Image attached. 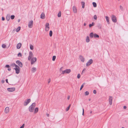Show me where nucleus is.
Here are the masks:
<instances>
[{"mask_svg": "<svg viewBox=\"0 0 128 128\" xmlns=\"http://www.w3.org/2000/svg\"><path fill=\"white\" fill-rule=\"evenodd\" d=\"M31 99L29 98L25 100L24 102V106H27L28 104L31 102Z\"/></svg>", "mask_w": 128, "mask_h": 128, "instance_id": "f257e3e1", "label": "nucleus"}, {"mask_svg": "<svg viewBox=\"0 0 128 128\" xmlns=\"http://www.w3.org/2000/svg\"><path fill=\"white\" fill-rule=\"evenodd\" d=\"M62 74H64L65 73L68 74L71 72V71L70 69H67L64 70H62Z\"/></svg>", "mask_w": 128, "mask_h": 128, "instance_id": "f03ea898", "label": "nucleus"}, {"mask_svg": "<svg viewBox=\"0 0 128 128\" xmlns=\"http://www.w3.org/2000/svg\"><path fill=\"white\" fill-rule=\"evenodd\" d=\"M93 62V60L92 59H90L89 60L86 64V66H88L90 64H92Z\"/></svg>", "mask_w": 128, "mask_h": 128, "instance_id": "7ed1b4c3", "label": "nucleus"}, {"mask_svg": "<svg viewBox=\"0 0 128 128\" xmlns=\"http://www.w3.org/2000/svg\"><path fill=\"white\" fill-rule=\"evenodd\" d=\"M112 21L114 23L116 22L117 21L116 18V16L114 15H113L112 16Z\"/></svg>", "mask_w": 128, "mask_h": 128, "instance_id": "20e7f679", "label": "nucleus"}, {"mask_svg": "<svg viewBox=\"0 0 128 128\" xmlns=\"http://www.w3.org/2000/svg\"><path fill=\"white\" fill-rule=\"evenodd\" d=\"M31 60V64H33L34 63L36 62V57L32 58L30 60Z\"/></svg>", "mask_w": 128, "mask_h": 128, "instance_id": "39448f33", "label": "nucleus"}, {"mask_svg": "<svg viewBox=\"0 0 128 128\" xmlns=\"http://www.w3.org/2000/svg\"><path fill=\"white\" fill-rule=\"evenodd\" d=\"M16 63L20 67H22L23 66L22 63L20 60H17L16 62Z\"/></svg>", "mask_w": 128, "mask_h": 128, "instance_id": "423d86ee", "label": "nucleus"}, {"mask_svg": "<svg viewBox=\"0 0 128 128\" xmlns=\"http://www.w3.org/2000/svg\"><path fill=\"white\" fill-rule=\"evenodd\" d=\"M33 24V22L32 20L30 21L28 24V27L29 28H31L32 27Z\"/></svg>", "mask_w": 128, "mask_h": 128, "instance_id": "0eeeda50", "label": "nucleus"}, {"mask_svg": "<svg viewBox=\"0 0 128 128\" xmlns=\"http://www.w3.org/2000/svg\"><path fill=\"white\" fill-rule=\"evenodd\" d=\"M7 90L8 91L12 92L15 90V88H7Z\"/></svg>", "mask_w": 128, "mask_h": 128, "instance_id": "6e6552de", "label": "nucleus"}, {"mask_svg": "<svg viewBox=\"0 0 128 128\" xmlns=\"http://www.w3.org/2000/svg\"><path fill=\"white\" fill-rule=\"evenodd\" d=\"M13 69L15 70L17 74H18L19 73L20 70V68H14Z\"/></svg>", "mask_w": 128, "mask_h": 128, "instance_id": "1a4fd4ad", "label": "nucleus"}, {"mask_svg": "<svg viewBox=\"0 0 128 128\" xmlns=\"http://www.w3.org/2000/svg\"><path fill=\"white\" fill-rule=\"evenodd\" d=\"M33 56V55L32 52H29V55L28 58V60H30L32 58Z\"/></svg>", "mask_w": 128, "mask_h": 128, "instance_id": "9d476101", "label": "nucleus"}, {"mask_svg": "<svg viewBox=\"0 0 128 128\" xmlns=\"http://www.w3.org/2000/svg\"><path fill=\"white\" fill-rule=\"evenodd\" d=\"M112 96H109V102L110 105H111L112 104Z\"/></svg>", "mask_w": 128, "mask_h": 128, "instance_id": "9b49d317", "label": "nucleus"}, {"mask_svg": "<svg viewBox=\"0 0 128 128\" xmlns=\"http://www.w3.org/2000/svg\"><path fill=\"white\" fill-rule=\"evenodd\" d=\"M34 108L30 106L28 108V110L30 112H34Z\"/></svg>", "mask_w": 128, "mask_h": 128, "instance_id": "f8f14e48", "label": "nucleus"}, {"mask_svg": "<svg viewBox=\"0 0 128 128\" xmlns=\"http://www.w3.org/2000/svg\"><path fill=\"white\" fill-rule=\"evenodd\" d=\"M49 24L48 23H46V31H48L49 28Z\"/></svg>", "mask_w": 128, "mask_h": 128, "instance_id": "ddd939ff", "label": "nucleus"}, {"mask_svg": "<svg viewBox=\"0 0 128 128\" xmlns=\"http://www.w3.org/2000/svg\"><path fill=\"white\" fill-rule=\"evenodd\" d=\"M22 46L21 43H19L16 46V48L18 49H19L20 48L21 46Z\"/></svg>", "mask_w": 128, "mask_h": 128, "instance_id": "4468645a", "label": "nucleus"}, {"mask_svg": "<svg viewBox=\"0 0 128 128\" xmlns=\"http://www.w3.org/2000/svg\"><path fill=\"white\" fill-rule=\"evenodd\" d=\"M9 111V107H6L5 109V112L6 113H8Z\"/></svg>", "mask_w": 128, "mask_h": 128, "instance_id": "2eb2a0df", "label": "nucleus"}, {"mask_svg": "<svg viewBox=\"0 0 128 128\" xmlns=\"http://www.w3.org/2000/svg\"><path fill=\"white\" fill-rule=\"evenodd\" d=\"M80 58L82 62H84V58L83 57V56H80Z\"/></svg>", "mask_w": 128, "mask_h": 128, "instance_id": "dca6fc26", "label": "nucleus"}, {"mask_svg": "<svg viewBox=\"0 0 128 128\" xmlns=\"http://www.w3.org/2000/svg\"><path fill=\"white\" fill-rule=\"evenodd\" d=\"M10 16L9 14H7L6 18V20L7 21H9L10 19Z\"/></svg>", "mask_w": 128, "mask_h": 128, "instance_id": "f3484780", "label": "nucleus"}, {"mask_svg": "<svg viewBox=\"0 0 128 128\" xmlns=\"http://www.w3.org/2000/svg\"><path fill=\"white\" fill-rule=\"evenodd\" d=\"M102 25L100 23H98L97 24V27L98 28L101 29L102 28Z\"/></svg>", "mask_w": 128, "mask_h": 128, "instance_id": "a211bd4d", "label": "nucleus"}, {"mask_svg": "<svg viewBox=\"0 0 128 128\" xmlns=\"http://www.w3.org/2000/svg\"><path fill=\"white\" fill-rule=\"evenodd\" d=\"M45 14L43 12H42L40 18L42 19H44L45 17Z\"/></svg>", "mask_w": 128, "mask_h": 128, "instance_id": "6ab92c4d", "label": "nucleus"}, {"mask_svg": "<svg viewBox=\"0 0 128 128\" xmlns=\"http://www.w3.org/2000/svg\"><path fill=\"white\" fill-rule=\"evenodd\" d=\"M106 19V21L107 22V23L108 24H110L109 20V18L107 16H105Z\"/></svg>", "mask_w": 128, "mask_h": 128, "instance_id": "aec40b11", "label": "nucleus"}, {"mask_svg": "<svg viewBox=\"0 0 128 128\" xmlns=\"http://www.w3.org/2000/svg\"><path fill=\"white\" fill-rule=\"evenodd\" d=\"M72 9L74 12V13H76L77 12V9L75 6H74L73 7Z\"/></svg>", "mask_w": 128, "mask_h": 128, "instance_id": "412c9836", "label": "nucleus"}, {"mask_svg": "<svg viewBox=\"0 0 128 128\" xmlns=\"http://www.w3.org/2000/svg\"><path fill=\"white\" fill-rule=\"evenodd\" d=\"M36 105V104L35 102H34L30 106L31 107H32L33 108H35Z\"/></svg>", "mask_w": 128, "mask_h": 128, "instance_id": "4be33fe9", "label": "nucleus"}, {"mask_svg": "<svg viewBox=\"0 0 128 128\" xmlns=\"http://www.w3.org/2000/svg\"><path fill=\"white\" fill-rule=\"evenodd\" d=\"M94 34L92 32H91L90 34V36L91 38H92L94 36Z\"/></svg>", "mask_w": 128, "mask_h": 128, "instance_id": "5701e85b", "label": "nucleus"}, {"mask_svg": "<svg viewBox=\"0 0 128 128\" xmlns=\"http://www.w3.org/2000/svg\"><path fill=\"white\" fill-rule=\"evenodd\" d=\"M36 68H32V71L33 72H36Z\"/></svg>", "mask_w": 128, "mask_h": 128, "instance_id": "b1692460", "label": "nucleus"}, {"mask_svg": "<svg viewBox=\"0 0 128 128\" xmlns=\"http://www.w3.org/2000/svg\"><path fill=\"white\" fill-rule=\"evenodd\" d=\"M38 108H36L35 109L34 113L35 114L37 113L38 111Z\"/></svg>", "mask_w": 128, "mask_h": 128, "instance_id": "393cba45", "label": "nucleus"}, {"mask_svg": "<svg viewBox=\"0 0 128 128\" xmlns=\"http://www.w3.org/2000/svg\"><path fill=\"white\" fill-rule=\"evenodd\" d=\"M94 38H99V36L98 34L95 33L94 34Z\"/></svg>", "mask_w": 128, "mask_h": 128, "instance_id": "a878e982", "label": "nucleus"}, {"mask_svg": "<svg viewBox=\"0 0 128 128\" xmlns=\"http://www.w3.org/2000/svg\"><path fill=\"white\" fill-rule=\"evenodd\" d=\"M95 23L94 22H93L92 23V24H89V27L90 28L92 26H94V25Z\"/></svg>", "mask_w": 128, "mask_h": 128, "instance_id": "bb28decb", "label": "nucleus"}, {"mask_svg": "<svg viewBox=\"0 0 128 128\" xmlns=\"http://www.w3.org/2000/svg\"><path fill=\"white\" fill-rule=\"evenodd\" d=\"M92 4L94 7L95 8L97 6V4L96 2H93Z\"/></svg>", "mask_w": 128, "mask_h": 128, "instance_id": "cd10ccee", "label": "nucleus"}, {"mask_svg": "<svg viewBox=\"0 0 128 128\" xmlns=\"http://www.w3.org/2000/svg\"><path fill=\"white\" fill-rule=\"evenodd\" d=\"M90 41V39L88 36L86 38V41L87 42H89Z\"/></svg>", "mask_w": 128, "mask_h": 128, "instance_id": "c85d7f7f", "label": "nucleus"}, {"mask_svg": "<svg viewBox=\"0 0 128 128\" xmlns=\"http://www.w3.org/2000/svg\"><path fill=\"white\" fill-rule=\"evenodd\" d=\"M71 106V104H70L68 107L66 108V111H67L69 110Z\"/></svg>", "mask_w": 128, "mask_h": 128, "instance_id": "c756f323", "label": "nucleus"}, {"mask_svg": "<svg viewBox=\"0 0 128 128\" xmlns=\"http://www.w3.org/2000/svg\"><path fill=\"white\" fill-rule=\"evenodd\" d=\"M61 12L60 11L58 14V17H60L61 16Z\"/></svg>", "mask_w": 128, "mask_h": 128, "instance_id": "7c9ffc66", "label": "nucleus"}, {"mask_svg": "<svg viewBox=\"0 0 128 128\" xmlns=\"http://www.w3.org/2000/svg\"><path fill=\"white\" fill-rule=\"evenodd\" d=\"M82 8H84V6H85V3H84V2H82Z\"/></svg>", "mask_w": 128, "mask_h": 128, "instance_id": "2f4dec72", "label": "nucleus"}, {"mask_svg": "<svg viewBox=\"0 0 128 128\" xmlns=\"http://www.w3.org/2000/svg\"><path fill=\"white\" fill-rule=\"evenodd\" d=\"M20 29V26H18L16 30V32H18Z\"/></svg>", "mask_w": 128, "mask_h": 128, "instance_id": "473e14b6", "label": "nucleus"}, {"mask_svg": "<svg viewBox=\"0 0 128 128\" xmlns=\"http://www.w3.org/2000/svg\"><path fill=\"white\" fill-rule=\"evenodd\" d=\"M120 10H121V11H124V8H123V7H122V6H120Z\"/></svg>", "mask_w": 128, "mask_h": 128, "instance_id": "72a5a7b5", "label": "nucleus"}, {"mask_svg": "<svg viewBox=\"0 0 128 128\" xmlns=\"http://www.w3.org/2000/svg\"><path fill=\"white\" fill-rule=\"evenodd\" d=\"M52 31L50 30V31L49 35L51 37L52 36Z\"/></svg>", "mask_w": 128, "mask_h": 128, "instance_id": "f704fd0d", "label": "nucleus"}, {"mask_svg": "<svg viewBox=\"0 0 128 128\" xmlns=\"http://www.w3.org/2000/svg\"><path fill=\"white\" fill-rule=\"evenodd\" d=\"M85 84V83H84L81 86L80 88V90H81L82 89V88H83V87L84 86V85Z\"/></svg>", "mask_w": 128, "mask_h": 128, "instance_id": "c9c22d12", "label": "nucleus"}, {"mask_svg": "<svg viewBox=\"0 0 128 128\" xmlns=\"http://www.w3.org/2000/svg\"><path fill=\"white\" fill-rule=\"evenodd\" d=\"M56 56H52V60L53 61H54L56 59Z\"/></svg>", "mask_w": 128, "mask_h": 128, "instance_id": "e433bc0d", "label": "nucleus"}, {"mask_svg": "<svg viewBox=\"0 0 128 128\" xmlns=\"http://www.w3.org/2000/svg\"><path fill=\"white\" fill-rule=\"evenodd\" d=\"M30 48L32 50L34 49V46L33 45L31 44L30 45Z\"/></svg>", "mask_w": 128, "mask_h": 128, "instance_id": "4c0bfd02", "label": "nucleus"}, {"mask_svg": "<svg viewBox=\"0 0 128 128\" xmlns=\"http://www.w3.org/2000/svg\"><path fill=\"white\" fill-rule=\"evenodd\" d=\"M15 18V16L14 15H11L10 16V18L11 19H14Z\"/></svg>", "mask_w": 128, "mask_h": 128, "instance_id": "58836bf2", "label": "nucleus"}, {"mask_svg": "<svg viewBox=\"0 0 128 128\" xmlns=\"http://www.w3.org/2000/svg\"><path fill=\"white\" fill-rule=\"evenodd\" d=\"M18 57H21L22 56V54L20 52L18 54Z\"/></svg>", "mask_w": 128, "mask_h": 128, "instance_id": "ea45409f", "label": "nucleus"}, {"mask_svg": "<svg viewBox=\"0 0 128 128\" xmlns=\"http://www.w3.org/2000/svg\"><path fill=\"white\" fill-rule=\"evenodd\" d=\"M89 94V92L88 91H86L85 92V95L86 96H88Z\"/></svg>", "mask_w": 128, "mask_h": 128, "instance_id": "a19ab883", "label": "nucleus"}, {"mask_svg": "<svg viewBox=\"0 0 128 128\" xmlns=\"http://www.w3.org/2000/svg\"><path fill=\"white\" fill-rule=\"evenodd\" d=\"M2 48H6V46L4 44H3L2 45Z\"/></svg>", "mask_w": 128, "mask_h": 128, "instance_id": "79ce46f5", "label": "nucleus"}, {"mask_svg": "<svg viewBox=\"0 0 128 128\" xmlns=\"http://www.w3.org/2000/svg\"><path fill=\"white\" fill-rule=\"evenodd\" d=\"M15 63H12V64H11L10 65V66H12V67H14L15 66Z\"/></svg>", "mask_w": 128, "mask_h": 128, "instance_id": "37998d69", "label": "nucleus"}, {"mask_svg": "<svg viewBox=\"0 0 128 128\" xmlns=\"http://www.w3.org/2000/svg\"><path fill=\"white\" fill-rule=\"evenodd\" d=\"M14 65H15L14 66L15 67V68H20L19 66H18V65L16 64H15Z\"/></svg>", "mask_w": 128, "mask_h": 128, "instance_id": "c03bdc74", "label": "nucleus"}, {"mask_svg": "<svg viewBox=\"0 0 128 128\" xmlns=\"http://www.w3.org/2000/svg\"><path fill=\"white\" fill-rule=\"evenodd\" d=\"M25 124H22V126L20 127V128H24V127Z\"/></svg>", "mask_w": 128, "mask_h": 128, "instance_id": "a18cd8bd", "label": "nucleus"}, {"mask_svg": "<svg viewBox=\"0 0 128 128\" xmlns=\"http://www.w3.org/2000/svg\"><path fill=\"white\" fill-rule=\"evenodd\" d=\"M10 66L8 64H6L5 66V67L6 68H9L10 67Z\"/></svg>", "mask_w": 128, "mask_h": 128, "instance_id": "49530a36", "label": "nucleus"}, {"mask_svg": "<svg viewBox=\"0 0 128 128\" xmlns=\"http://www.w3.org/2000/svg\"><path fill=\"white\" fill-rule=\"evenodd\" d=\"M80 74H78L77 75V78L78 79L80 78Z\"/></svg>", "mask_w": 128, "mask_h": 128, "instance_id": "de8ad7c7", "label": "nucleus"}, {"mask_svg": "<svg viewBox=\"0 0 128 128\" xmlns=\"http://www.w3.org/2000/svg\"><path fill=\"white\" fill-rule=\"evenodd\" d=\"M94 18L95 20H96L97 19L96 16V15H95L94 16Z\"/></svg>", "mask_w": 128, "mask_h": 128, "instance_id": "09e8293b", "label": "nucleus"}, {"mask_svg": "<svg viewBox=\"0 0 128 128\" xmlns=\"http://www.w3.org/2000/svg\"><path fill=\"white\" fill-rule=\"evenodd\" d=\"M86 68H84L82 72V74L83 72H84L86 71Z\"/></svg>", "mask_w": 128, "mask_h": 128, "instance_id": "8fccbe9b", "label": "nucleus"}, {"mask_svg": "<svg viewBox=\"0 0 128 128\" xmlns=\"http://www.w3.org/2000/svg\"><path fill=\"white\" fill-rule=\"evenodd\" d=\"M84 109L83 108H82V115L83 116H84Z\"/></svg>", "mask_w": 128, "mask_h": 128, "instance_id": "3c124183", "label": "nucleus"}, {"mask_svg": "<svg viewBox=\"0 0 128 128\" xmlns=\"http://www.w3.org/2000/svg\"><path fill=\"white\" fill-rule=\"evenodd\" d=\"M2 21L4 20H5V18L4 17H2Z\"/></svg>", "mask_w": 128, "mask_h": 128, "instance_id": "603ef678", "label": "nucleus"}, {"mask_svg": "<svg viewBox=\"0 0 128 128\" xmlns=\"http://www.w3.org/2000/svg\"><path fill=\"white\" fill-rule=\"evenodd\" d=\"M93 93L94 94H96V91L95 90H94L93 91Z\"/></svg>", "mask_w": 128, "mask_h": 128, "instance_id": "864d4df0", "label": "nucleus"}, {"mask_svg": "<svg viewBox=\"0 0 128 128\" xmlns=\"http://www.w3.org/2000/svg\"><path fill=\"white\" fill-rule=\"evenodd\" d=\"M50 82V78H49L48 80V84H49Z\"/></svg>", "mask_w": 128, "mask_h": 128, "instance_id": "5fc2aeb1", "label": "nucleus"}, {"mask_svg": "<svg viewBox=\"0 0 128 128\" xmlns=\"http://www.w3.org/2000/svg\"><path fill=\"white\" fill-rule=\"evenodd\" d=\"M5 82V81L4 80H2L1 81V82L3 84Z\"/></svg>", "mask_w": 128, "mask_h": 128, "instance_id": "6e6d98bb", "label": "nucleus"}, {"mask_svg": "<svg viewBox=\"0 0 128 128\" xmlns=\"http://www.w3.org/2000/svg\"><path fill=\"white\" fill-rule=\"evenodd\" d=\"M6 82L7 83L9 84V83L8 82V79H6Z\"/></svg>", "mask_w": 128, "mask_h": 128, "instance_id": "4d7b16f0", "label": "nucleus"}, {"mask_svg": "<svg viewBox=\"0 0 128 128\" xmlns=\"http://www.w3.org/2000/svg\"><path fill=\"white\" fill-rule=\"evenodd\" d=\"M11 70V69L10 68V67H9V68H8V71H10Z\"/></svg>", "mask_w": 128, "mask_h": 128, "instance_id": "13d9d810", "label": "nucleus"}, {"mask_svg": "<svg viewBox=\"0 0 128 128\" xmlns=\"http://www.w3.org/2000/svg\"><path fill=\"white\" fill-rule=\"evenodd\" d=\"M123 108H124V109H125L126 108V106H124Z\"/></svg>", "mask_w": 128, "mask_h": 128, "instance_id": "bf43d9fd", "label": "nucleus"}, {"mask_svg": "<svg viewBox=\"0 0 128 128\" xmlns=\"http://www.w3.org/2000/svg\"><path fill=\"white\" fill-rule=\"evenodd\" d=\"M70 98V96H68V97L67 99L68 100H69Z\"/></svg>", "mask_w": 128, "mask_h": 128, "instance_id": "052dcab7", "label": "nucleus"}, {"mask_svg": "<svg viewBox=\"0 0 128 128\" xmlns=\"http://www.w3.org/2000/svg\"><path fill=\"white\" fill-rule=\"evenodd\" d=\"M84 26H86V24L85 23H84Z\"/></svg>", "mask_w": 128, "mask_h": 128, "instance_id": "680f3d73", "label": "nucleus"}, {"mask_svg": "<svg viewBox=\"0 0 128 128\" xmlns=\"http://www.w3.org/2000/svg\"><path fill=\"white\" fill-rule=\"evenodd\" d=\"M20 19H18V22H20Z\"/></svg>", "mask_w": 128, "mask_h": 128, "instance_id": "e2e57ef3", "label": "nucleus"}, {"mask_svg": "<svg viewBox=\"0 0 128 128\" xmlns=\"http://www.w3.org/2000/svg\"><path fill=\"white\" fill-rule=\"evenodd\" d=\"M46 115H47V116H48V117H49V114H46Z\"/></svg>", "mask_w": 128, "mask_h": 128, "instance_id": "0e129e2a", "label": "nucleus"}, {"mask_svg": "<svg viewBox=\"0 0 128 128\" xmlns=\"http://www.w3.org/2000/svg\"><path fill=\"white\" fill-rule=\"evenodd\" d=\"M63 68V67H62L60 68V70H61Z\"/></svg>", "mask_w": 128, "mask_h": 128, "instance_id": "69168bd1", "label": "nucleus"}, {"mask_svg": "<svg viewBox=\"0 0 128 128\" xmlns=\"http://www.w3.org/2000/svg\"><path fill=\"white\" fill-rule=\"evenodd\" d=\"M92 111H90V114H91L92 113Z\"/></svg>", "mask_w": 128, "mask_h": 128, "instance_id": "338daca9", "label": "nucleus"}, {"mask_svg": "<svg viewBox=\"0 0 128 128\" xmlns=\"http://www.w3.org/2000/svg\"><path fill=\"white\" fill-rule=\"evenodd\" d=\"M90 100H91V99L90 98H89V101H90Z\"/></svg>", "mask_w": 128, "mask_h": 128, "instance_id": "774afa93", "label": "nucleus"}]
</instances>
